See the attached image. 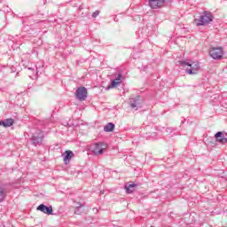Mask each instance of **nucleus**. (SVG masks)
Listing matches in <instances>:
<instances>
[{
    "label": "nucleus",
    "instance_id": "39448f33",
    "mask_svg": "<svg viewBox=\"0 0 227 227\" xmlns=\"http://www.w3.org/2000/svg\"><path fill=\"white\" fill-rule=\"evenodd\" d=\"M75 97L78 100L82 102L85 98H88V90L85 87H79L76 90Z\"/></svg>",
    "mask_w": 227,
    "mask_h": 227
},
{
    "label": "nucleus",
    "instance_id": "423d86ee",
    "mask_svg": "<svg viewBox=\"0 0 227 227\" xmlns=\"http://www.w3.org/2000/svg\"><path fill=\"white\" fill-rule=\"evenodd\" d=\"M130 107L134 109V111H137V109H141L143 107V100L141 97L137 96L130 99Z\"/></svg>",
    "mask_w": 227,
    "mask_h": 227
},
{
    "label": "nucleus",
    "instance_id": "f3484780",
    "mask_svg": "<svg viewBox=\"0 0 227 227\" xmlns=\"http://www.w3.org/2000/svg\"><path fill=\"white\" fill-rule=\"evenodd\" d=\"M149 139H157V132L153 131L148 133Z\"/></svg>",
    "mask_w": 227,
    "mask_h": 227
},
{
    "label": "nucleus",
    "instance_id": "dca6fc26",
    "mask_svg": "<svg viewBox=\"0 0 227 227\" xmlns=\"http://www.w3.org/2000/svg\"><path fill=\"white\" fill-rule=\"evenodd\" d=\"M4 198H6V191H4V188L0 187V203L4 201Z\"/></svg>",
    "mask_w": 227,
    "mask_h": 227
},
{
    "label": "nucleus",
    "instance_id": "f257e3e1",
    "mask_svg": "<svg viewBox=\"0 0 227 227\" xmlns=\"http://www.w3.org/2000/svg\"><path fill=\"white\" fill-rule=\"evenodd\" d=\"M181 67H186L185 72L188 75H196L200 72V62H187V61H179Z\"/></svg>",
    "mask_w": 227,
    "mask_h": 227
},
{
    "label": "nucleus",
    "instance_id": "4468645a",
    "mask_svg": "<svg viewBox=\"0 0 227 227\" xmlns=\"http://www.w3.org/2000/svg\"><path fill=\"white\" fill-rule=\"evenodd\" d=\"M15 123V121L12 118L10 119H5L4 121H0V127L1 125L4 127L5 129H8V127H12Z\"/></svg>",
    "mask_w": 227,
    "mask_h": 227
},
{
    "label": "nucleus",
    "instance_id": "6e6552de",
    "mask_svg": "<svg viewBox=\"0 0 227 227\" xmlns=\"http://www.w3.org/2000/svg\"><path fill=\"white\" fill-rule=\"evenodd\" d=\"M37 210L43 212V214H46V215H52V206H45V204H40L37 207Z\"/></svg>",
    "mask_w": 227,
    "mask_h": 227
},
{
    "label": "nucleus",
    "instance_id": "a211bd4d",
    "mask_svg": "<svg viewBox=\"0 0 227 227\" xmlns=\"http://www.w3.org/2000/svg\"><path fill=\"white\" fill-rule=\"evenodd\" d=\"M99 14H100V11H96L92 13V18L97 19V17H98Z\"/></svg>",
    "mask_w": 227,
    "mask_h": 227
},
{
    "label": "nucleus",
    "instance_id": "2eb2a0df",
    "mask_svg": "<svg viewBox=\"0 0 227 227\" xmlns=\"http://www.w3.org/2000/svg\"><path fill=\"white\" fill-rule=\"evenodd\" d=\"M105 132H113L114 130V123L109 122L104 127Z\"/></svg>",
    "mask_w": 227,
    "mask_h": 227
},
{
    "label": "nucleus",
    "instance_id": "7ed1b4c3",
    "mask_svg": "<svg viewBox=\"0 0 227 227\" xmlns=\"http://www.w3.org/2000/svg\"><path fill=\"white\" fill-rule=\"evenodd\" d=\"M43 137H45L43 131H42L41 129L35 130L31 137L32 145L34 146H40L42 143H43Z\"/></svg>",
    "mask_w": 227,
    "mask_h": 227
},
{
    "label": "nucleus",
    "instance_id": "6ab92c4d",
    "mask_svg": "<svg viewBox=\"0 0 227 227\" xmlns=\"http://www.w3.org/2000/svg\"><path fill=\"white\" fill-rule=\"evenodd\" d=\"M11 74H15L17 72V68L15 67H11L9 68Z\"/></svg>",
    "mask_w": 227,
    "mask_h": 227
},
{
    "label": "nucleus",
    "instance_id": "f03ea898",
    "mask_svg": "<svg viewBox=\"0 0 227 227\" xmlns=\"http://www.w3.org/2000/svg\"><path fill=\"white\" fill-rule=\"evenodd\" d=\"M195 20L197 22V26H207V24H210V22L214 20V15L208 11H204L200 16V19Z\"/></svg>",
    "mask_w": 227,
    "mask_h": 227
},
{
    "label": "nucleus",
    "instance_id": "9b49d317",
    "mask_svg": "<svg viewBox=\"0 0 227 227\" xmlns=\"http://www.w3.org/2000/svg\"><path fill=\"white\" fill-rule=\"evenodd\" d=\"M124 77L123 74H121V73H119L116 76L115 79H114L111 82V87L112 88H116V86H118L119 84H121L122 81H123Z\"/></svg>",
    "mask_w": 227,
    "mask_h": 227
},
{
    "label": "nucleus",
    "instance_id": "1a4fd4ad",
    "mask_svg": "<svg viewBox=\"0 0 227 227\" xmlns=\"http://www.w3.org/2000/svg\"><path fill=\"white\" fill-rule=\"evenodd\" d=\"M166 3V0H149V5L153 10H157V8H160L162 4Z\"/></svg>",
    "mask_w": 227,
    "mask_h": 227
},
{
    "label": "nucleus",
    "instance_id": "0eeeda50",
    "mask_svg": "<svg viewBox=\"0 0 227 227\" xmlns=\"http://www.w3.org/2000/svg\"><path fill=\"white\" fill-rule=\"evenodd\" d=\"M104 150L105 148L102 143H96L90 146V152H92L94 155H102Z\"/></svg>",
    "mask_w": 227,
    "mask_h": 227
},
{
    "label": "nucleus",
    "instance_id": "f8f14e48",
    "mask_svg": "<svg viewBox=\"0 0 227 227\" xmlns=\"http://www.w3.org/2000/svg\"><path fill=\"white\" fill-rule=\"evenodd\" d=\"M136 187H137V184H126L124 185V189L126 191L127 194H132V192H134V191H136Z\"/></svg>",
    "mask_w": 227,
    "mask_h": 227
},
{
    "label": "nucleus",
    "instance_id": "412c9836",
    "mask_svg": "<svg viewBox=\"0 0 227 227\" xmlns=\"http://www.w3.org/2000/svg\"><path fill=\"white\" fill-rule=\"evenodd\" d=\"M81 207H82V205H80L79 207H76L75 214H77V210H78L79 208H81Z\"/></svg>",
    "mask_w": 227,
    "mask_h": 227
},
{
    "label": "nucleus",
    "instance_id": "9d476101",
    "mask_svg": "<svg viewBox=\"0 0 227 227\" xmlns=\"http://www.w3.org/2000/svg\"><path fill=\"white\" fill-rule=\"evenodd\" d=\"M215 139L217 141V143H220V145H226L227 144V138L224 137V134L223 131H218L215 135Z\"/></svg>",
    "mask_w": 227,
    "mask_h": 227
},
{
    "label": "nucleus",
    "instance_id": "4be33fe9",
    "mask_svg": "<svg viewBox=\"0 0 227 227\" xmlns=\"http://www.w3.org/2000/svg\"><path fill=\"white\" fill-rule=\"evenodd\" d=\"M15 77H19V72L16 73Z\"/></svg>",
    "mask_w": 227,
    "mask_h": 227
},
{
    "label": "nucleus",
    "instance_id": "ddd939ff",
    "mask_svg": "<svg viewBox=\"0 0 227 227\" xmlns=\"http://www.w3.org/2000/svg\"><path fill=\"white\" fill-rule=\"evenodd\" d=\"M62 157H64V163L68 164L70 160H72V157H74V152L72 151H66L63 154Z\"/></svg>",
    "mask_w": 227,
    "mask_h": 227
},
{
    "label": "nucleus",
    "instance_id": "aec40b11",
    "mask_svg": "<svg viewBox=\"0 0 227 227\" xmlns=\"http://www.w3.org/2000/svg\"><path fill=\"white\" fill-rule=\"evenodd\" d=\"M173 130H176L175 128H167L166 131L167 132H173Z\"/></svg>",
    "mask_w": 227,
    "mask_h": 227
},
{
    "label": "nucleus",
    "instance_id": "20e7f679",
    "mask_svg": "<svg viewBox=\"0 0 227 227\" xmlns=\"http://www.w3.org/2000/svg\"><path fill=\"white\" fill-rule=\"evenodd\" d=\"M224 51H223L222 47H212L209 50V55L213 59H223V55Z\"/></svg>",
    "mask_w": 227,
    "mask_h": 227
}]
</instances>
